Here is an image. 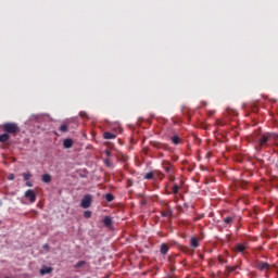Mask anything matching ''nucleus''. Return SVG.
Instances as JSON below:
<instances>
[{
	"label": "nucleus",
	"mask_w": 278,
	"mask_h": 278,
	"mask_svg": "<svg viewBox=\"0 0 278 278\" xmlns=\"http://www.w3.org/2000/svg\"><path fill=\"white\" fill-rule=\"evenodd\" d=\"M170 142L175 144V147L181 144L184 142V139H181V137H179V135L177 134H174L172 137H170Z\"/></svg>",
	"instance_id": "nucleus-7"
},
{
	"label": "nucleus",
	"mask_w": 278,
	"mask_h": 278,
	"mask_svg": "<svg viewBox=\"0 0 278 278\" xmlns=\"http://www.w3.org/2000/svg\"><path fill=\"white\" fill-rule=\"evenodd\" d=\"M43 249H49V244L46 243V244L43 245Z\"/></svg>",
	"instance_id": "nucleus-34"
},
{
	"label": "nucleus",
	"mask_w": 278,
	"mask_h": 278,
	"mask_svg": "<svg viewBox=\"0 0 278 278\" xmlns=\"http://www.w3.org/2000/svg\"><path fill=\"white\" fill-rule=\"evenodd\" d=\"M86 266V261H79L77 264L74 265V268L79 269Z\"/></svg>",
	"instance_id": "nucleus-19"
},
{
	"label": "nucleus",
	"mask_w": 278,
	"mask_h": 278,
	"mask_svg": "<svg viewBox=\"0 0 278 278\" xmlns=\"http://www.w3.org/2000/svg\"><path fill=\"white\" fill-rule=\"evenodd\" d=\"M92 205V195L91 194H86L80 201V207L83 210H88Z\"/></svg>",
	"instance_id": "nucleus-3"
},
{
	"label": "nucleus",
	"mask_w": 278,
	"mask_h": 278,
	"mask_svg": "<svg viewBox=\"0 0 278 278\" xmlns=\"http://www.w3.org/2000/svg\"><path fill=\"white\" fill-rule=\"evenodd\" d=\"M235 250L237 253H244V251H247V245L242 243H237Z\"/></svg>",
	"instance_id": "nucleus-9"
},
{
	"label": "nucleus",
	"mask_w": 278,
	"mask_h": 278,
	"mask_svg": "<svg viewBox=\"0 0 278 278\" xmlns=\"http://www.w3.org/2000/svg\"><path fill=\"white\" fill-rule=\"evenodd\" d=\"M8 179H9L10 181H14V174H10L9 177H8Z\"/></svg>",
	"instance_id": "nucleus-28"
},
{
	"label": "nucleus",
	"mask_w": 278,
	"mask_h": 278,
	"mask_svg": "<svg viewBox=\"0 0 278 278\" xmlns=\"http://www.w3.org/2000/svg\"><path fill=\"white\" fill-rule=\"evenodd\" d=\"M213 114H214V112H208V115H210V116H213Z\"/></svg>",
	"instance_id": "nucleus-36"
},
{
	"label": "nucleus",
	"mask_w": 278,
	"mask_h": 278,
	"mask_svg": "<svg viewBox=\"0 0 278 278\" xmlns=\"http://www.w3.org/2000/svg\"><path fill=\"white\" fill-rule=\"evenodd\" d=\"M92 217V211H85L84 212V218H91Z\"/></svg>",
	"instance_id": "nucleus-25"
},
{
	"label": "nucleus",
	"mask_w": 278,
	"mask_h": 278,
	"mask_svg": "<svg viewBox=\"0 0 278 278\" xmlns=\"http://www.w3.org/2000/svg\"><path fill=\"white\" fill-rule=\"evenodd\" d=\"M116 138V135L110 131H106L103 134V139L104 140H114Z\"/></svg>",
	"instance_id": "nucleus-12"
},
{
	"label": "nucleus",
	"mask_w": 278,
	"mask_h": 278,
	"mask_svg": "<svg viewBox=\"0 0 278 278\" xmlns=\"http://www.w3.org/2000/svg\"><path fill=\"white\" fill-rule=\"evenodd\" d=\"M60 131H63V132L68 131V126H67L66 124H62V125L60 126Z\"/></svg>",
	"instance_id": "nucleus-26"
},
{
	"label": "nucleus",
	"mask_w": 278,
	"mask_h": 278,
	"mask_svg": "<svg viewBox=\"0 0 278 278\" xmlns=\"http://www.w3.org/2000/svg\"><path fill=\"white\" fill-rule=\"evenodd\" d=\"M190 244H191L192 249H198V247H199V239H197L194 237L191 238Z\"/></svg>",
	"instance_id": "nucleus-17"
},
{
	"label": "nucleus",
	"mask_w": 278,
	"mask_h": 278,
	"mask_svg": "<svg viewBox=\"0 0 278 278\" xmlns=\"http://www.w3.org/2000/svg\"><path fill=\"white\" fill-rule=\"evenodd\" d=\"M104 199H106L109 202L114 201V195L112 193H106Z\"/></svg>",
	"instance_id": "nucleus-24"
},
{
	"label": "nucleus",
	"mask_w": 278,
	"mask_h": 278,
	"mask_svg": "<svg viewBox=\"0 0 278 278\" xmlns=\"http://www.w3.org/2000/svg\"><path fill=\"white\" fill-rule=\"evenodd\" d=\"M79 116H80V118H88V113H86V112H80V113H79Z\"/></svg>",
	"instance_id": "nucleus-27"
},
{
	"label": "nucleus",
	"mask_w": 278,
	"mask_h": 278,
	"mask_svg": "<svg viewBox=\"0 0 278 278\" xmlns=\"http://www.w3.org/2000/svg\"><path fill=\"white\" fill-rule=\"evenodd\" d=\"M233 220H236V217L233 216H227L226 218H224V223L226 224V227L227 226L231 227V225H233Z\"/></svg>",
	"instance_id": "nucleus-11"
},
{
	"label": "nucleus",
	"mask_w": 278,
	"mask_h": 278,
	"mask_svg": "<svg viewBox=\"0 0 278 278\" xmlns=\"http://www.w3.org/2000/svg\"><path fill=\"white\" fill-rule=\"evenodd\" d=\"M106 155H108V157H110V155H111L110 151H106Z\"/></svg>",
	"instance_id": "nucleus-35"
},
{
	"label": "nucleus",
	"mask_w": 278,
	"mask_h": 278,
	"mask_svg": "<svg viewBox=\"0 0 278 278\" xmlns=\"http://www.w3.org/2000/svg\"><path fill=\"white\" fill-rule=\"evenodd\" d=\"M63 148L64 149H72L73 148V139L63 140Z\"/></svg>",
	"instance_id": "nucleus-13"
},
{
	"label": "nucleus",
	"mask_w": 278,
	"mask_h": 278,
	"mask_svg": "<svg viewBox=\"0 0 278 278\" xmlns=\"http://www.w3.org/2000/svg\"><path fill=\"white\" fill-rule=\"evenodd\" d=\"M154 147L156 149H163V150L168 149V144H164V143H155Z\"/></svg>",
	"instance_id": "nucleus-20"
},
{
	"label": "nucleus",
	"mask_w": 278,
	"mask_h": 278,
	"mask_svg": "<svg viewBox=\"0 0 278 278\" xmlns=\"http://www.w3.org/2000/svg\"><path fill=\"white\" fill-rule=\"evenodd\" d=\"M169 251L168 244L162 243L160 247V253L161 255H166Z\"/></svg>",
	"instance_id": "nucleus-10"
},
{
	"label": "nucleus",
	"mask_w": 278,
	"mask_h": 278,
	"mask_svg": "<svg viewBox=\"0 0 278 278\" xmlns=\"http://www.w3.org/2000/svg\"><path fill=\"white\" fill-rule=\"evenodd\" d=\"M268 142H269L268 137L266 136V134H263L258 139L260 151H262V149H266V147H268Z\"/></svg>",
	"instance_id": "nucleus-5"
},
{
	"label": "nucleus",
	"mask_w": 278,
	"mask_h": 278,
	"mask_svg": "<svg viewBox=\"0 0 278 278\" xmlns=\"http://www.w3.org/2000/svg\"><path fill=\"white\" fill-rule=\"evenodd\" d=\"M2 129L5 134H18L21 131L16 123H5L2 125Z\"/></svg>",
	"instance_id": "nucleus-2"
},
{
	"label": "nucleus",
	"mask_w": 278,
	"mask_h": 278,
	"mask_svg": "<svg viewBox=\"0 0 278 278\" xmlns=\"http://www.w3.org/2000/svg\"><path fill=\"white\" fill-rule=\"evenodd\" d=\"M163 168L169 177H173V175H175V167H173V164H170V162L168 161L163 162Z\"/></svg>",
	"instance_id": "nucleus-4"
},
{
	"label": "nucleus",
	"mask_w": 278,
	"mask_h": 278,
	"mask_svg": "<svg viewBox=\"0 0 278 278\" xmlns=\"http://www.w3.org/2000/svg\"><path fill=\"white\" fill-rule=\"evenodd\" d=\"M105 164H106V166H112V163H110V159L105 160Z\"/></svg>",
	"instance_id": "nucleus-30"
},
{
	"label": "nucleus",
	"mask_w": 278,
	"mask_h": 278,
	"mask_svg": "<svg viewBox=\"0 0 278 278\" xmlns=\"http://www.w3.org/2000/svg\"><path fill=\"white\" fill-rule=\"evenodd\" d=\"M143 178L147 179V180L153 179V172L147 173V174L143 176Z\"/></svg>",
	"instance_id": "nucleus-22"
},
{
	"label": "nucleus",
	"mask_w": 278,
	"mask_h": 278,
	"mask_svg": "<svg viewBox=\"0 0 278 278\" xmlns=\"http://www.w3.org/2000/svg\"><path fill=\"white\" fill-rule=\"evenodd\" d=\"M41 180L43 181V184H51V175L43 174Z\"/></svg>",
	"instance_id": "nucleus-16"
},
{
	"label": "nucleus",
	"mask_w": 278,
	"mask_h": 278,
	"mask_svg": "<svg viewBox=\"0 0 278 278\" xmlns=\"http://www.w3.org/2000/svg\"><path fill=\"white\" fill-rule=\"evenodd\" d=\"M103 225H104V227H112V217H110V216L104 217Z\"/></svg>",
	"instance_id": "nucleus-15"
},
{
	"label": "nucleus",
	"mask_w": 278,
	"mask_h": 278,
	"mask_svg": "<svg viewBox=\"0 0 278 278\" xmlns=\"http://www.w3.org/2000/svg\"><path fill=\"white\" fill-rule=\"evenodd\" d=\"M265 135H266L267 139L269 140V142L270 141L277 142L278 135L276 132H266Z\"/></svg>",
	"instance_id": "nucleus-8"
},
{
	"label": "nucleus",
	"mask_w": 278,
	"mask_h": 278,
	"mask_svg": "<svg viewBox=\"0 0 278 278\" xmlns=\"http://www.w3.org/2000/svg\"><path fill=\"white\" fill-rule=\"evenodd\" d=\"M254 268H256V270H260L261 273H265V277H268V270H270V264L264 261H255Z\"/></svg>",
	"instance_id": "nucleus-1"
},
{
	"label": "nucleus",
	"mask_w": 278,
	"mask_h": 278,
	"mask_svg": "<svg viewBox=\"0 0 278 278\" xmlns=\"http://www.w3.org/2000/svg\"><path fill=\"white\" fill-rule=\"evenodd\" d=\"M169 181H175V176L174 175L169 176Z\"/></svg>",
	"instance_id": "nucleus-33"
},
{
	"label": "nucleus",
	"mask_w": 278,
	"mask_h": 278,
	"mask_svg": "<svg viewBox=\"0 0 278 278\" xmlns=\"http://www.w3.org/2000/svg\"><path fill=\"white\" fill-rule=\"evenodd\" d=\"M8 140H10V135L8 134L0 135V142H8Z\"/></svg>",
	"instance_id": "nucleus-18"
},
{
	"label": "nucleus",
	"mask_w": 278,
	"mask_h": 278,
	"mask_svg": "<svg viewBox=\"0 0 278 278\" xmlns=\"http://www.w3.org/2000/svg\"><path fill=\"white\" fill-rule=\"evenodd\" d=\"M220 264H223V258H219Z\"/></svg>",
	"instance_id": "nucleus-37"
},
{
	"label": "nucleus",
	"mask_w": 278,
	"mask_h": 278,
	"mask_svg": "<svg viewBox=\"0 0 278 278\" xmlns=\"http://www.w3.org/2000/svg\"><path fill=\"white\" fill-rule=\"evenodd\" d=\"M162 216L163 218H166V216H168V212H162Z\"/></svg>",
	"instance_id": "nucleus-32"
},
{
	"label": "nucleus",
	"mask_w": 278,
	"mask_h": 278,
	"mask_svg": "<svg viewBox=\"0 0 278 278\" xmlns=\"http://www.w3.org/2000/svg\"><path fill=\"white\" fill-rule=\"evenodd\" d=\"M172 192H173V194H179V187L177 185H174L172 187Z\"/></svg>",
	"instance_id": "nucleus-21"
},
{
	"label": "nucleus",
	"mask_w": 278,
	"mask_h": 278,
	"mask_svg": "<svg viewBox=\"0 0 278 278\" xmlns=\"http://www.w3.org/2000/svg\"><path fill=\"white\" fill-rule=\"evenodd\" d=\"M53 273V267H43L40 269V275H49Z\"/></svg>",
	"instance_id": "nucleus-14"
},
{
	"label": "nucleus",
	"mask_w": 278,
	"mask_h": 278,
	"mask_svg": "<svg viewBox=\"0 0 278 278\" xmlns=\"http://www.w3.org/2000/svg\"><path fill=\"white\" fill-rule=\"evenodd\" d=\"M25 199H27L30 203H36V191L34 189H28L24 193Z\"/></svg>",
	"instance_id": "nucleus-6"
},
{
	"label": "nucleus",
	"mask_w": 278,
	"mask_h": 278,
	"mask_svg": "<svg viewBox=\"0 0 278 278\" xmlns=\"http://www.w3.org/2000/svg\"><path fill=\"white\" fill-rule=\"evenodd\" d=\"M26 186L27 188H31V186H34L30 181H26Z\"/></svg>",
	"instance_id": "nucleus-31"
},
{
	"label": "nucleus",
	"mask_w": 278,
	"mask_h": 278,
	"mask_svg": "<svg viewBox=\"0 0 278 278\" xmlns=\"http://www.w3.org/2000/svg\"><path fill=\"white\" fill-rule=\"evenodd\" d=\"M23 178H24V181H29V179H31V174H29V173H24V174H23Z\"/></svg>",
	"instance_id": "nucleus-23"
},
{
	"label": "nucleus",
	"mask_w": 278,
	"mask_h": 278,
	"mask_svg": "<svg viewBox=\"0 0 278 278\" xmlns=\"http://www.w3.org/2000/svg\"><path fill=\"white\" fill-rule=\"evenodd\" d=\"M228 268H229V271H230V273H233L235 270H237L238 267L235 266V267H228Z\"/></svg>",
	"instance_id": "nucleus-29"
}]
</instances>
